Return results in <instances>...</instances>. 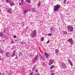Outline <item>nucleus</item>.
Masks as SVG:
<instances>
[{"instance_id": "obj_25", "label": "nucleus", "mask_w": 75, "mask_h": 75, "mask_svg": "<svg viewBox=\"0 0 75 75\" xmlns=\"http://www.w3.org/2000/svg\"><path fill=\"white\" fill-rule=\"evenodd\" d=\"M32 11H33V12H34V11H35V9H34V8H33L32 9Z\"/></svg>"}, {"instance_id": "obj_26", "label": "nucleus", "mask_w": 75, "mask_h": 75, "mask_svg": "<svg viewBox=\"0 0 75 75\" xmlns=\"http://www.w3.org/2000/svg\"><path fill=\"white\" fill-rule=\"evenodd\" d=\"M34 74V72H33V71L31 72L30 74V75H33Z\"/></svg>"}, {"instance_id": "obj_54", "label": "nucleus", "mask_w": 75, "mask_h": 75, "mask_svg": "<svg viewBox=\"0 0 75 75\" xmlns=\"http://www.w3.org/2000/svg\"><path fill=\"white\" fill-rule=\"evenodd\" d=\"M34 75H37V74H35Z\"/></svg>"}, {"instance_id": "obj_2", "label": "nucleus", "mask_w": 75, "mask_h": 75, "mask_svg": "<svg viewBox=\"0 0 75 75\" xmlns=\"http://www.w3.org/2000/svg\"><path fill=\"white\" fill-rule=\"evenodd\" d=\"M37 35V30H34L32 32L30 35V36L31 38H34Z\"/></svg>"}, {"instance_id": "obj_33", "label": "nucleus", "mask_w": 75, "mask_h": 75, "mask_svg": "<svg viewBox=\"0 0 75 75\" xmlns=\"http://www.w3.org/2000/svg\"><path fill=\"white\" fill-rule=\"evenodd\" d=\"M16 58H15V59H17L18 58V57H17V55H16Z\"/></svg>"}, {"instance_id": "obj_52", "label": "nucleus", "mask_w": 75, "mask_h": 75, "mask_svg": "<svg viewBox=\"0 0 75 75\" xmlns=\"http://www.w3.org/2000/svg\"><path fill=\"white\" fill-rule=\"evenodd\" d=\"M7 31H8V30H7Z\"/></svg>"}, {"instance_id": "obj_46", "label": "nucleus", "mask_w": 75, "mask_h": 75, "mask_svg": "<svg viewBox=\"0 0 75 75\" xmlns=\"http://www.w3.org/2000/svg\"><path fill=\"white\" fill-rule=\"evenodd\" d=\"M15 55H13V54L12 55V57H14Z\"/></svg>"}, {"instance_id": "obj_31", "label": "nucleus", "mask_w": 75, "mask_h": 75, "mask_svg": "<svg viewBox=\"0 0 75 75\" xmlns=\"http://www.w3.org/2000/svg\"><path fill=\"white\" fill-rule=\"evenodd\" d=\"M70 65L71 66H72V64H73L72 62H70Z\"/></svg>"}, {"instance_id": "obj_40", "label": "nucleus", "mask_w": 75, "mask_h": 75, "mask_svg": "<svg viewBox=\"0 0 75 75\" xmlns=\"http://www.w3.org/2000/svg\"><path fill=\"white\" fill-rule=\"evenodd\" d=\"M66 4H69V2L68 1H67V2H66Z\"/></svg>"}, {"instance_id": "obj_7", "label": "nucleus", "mask_w": 75, "mask_h": 75, "mask_svg": "<svg viewBox=\"0 0 75 75\" xmlns=\"http://www.w3.org/2000/svg\"><path fill=\"white\" fill-rule=\"evenodd\" d=\"M9 3L10 4V6H11V7H12L13 6H14V3L13 2L11 1V2H10V3Z\"/></svg>"}, {"instance_id": "obj_14", "label": "nucleus", "mask_w": 75, "mask_h": 75, "mask_svg": "<svg viewBox=\"0 0 75 75\" xmlns=\"http://www.w3.org/2000/svg\"><path fill=\"white\" fill-rule=\"evenodd\" d=\"M30 1H31V0H26V3H30Z\"/></svg>"}, {"instance_id": "obj_24", "label": "nucleus", "mask_w": 75, "mask_h": 75, "mask_svg": "<svg viewBox=\"0 0 75 75\" xmlns=\"http://www.w3.org/2000/svg\"><path fill=\"white\" fill-rule=\"evenodd\" d=\"M66 1H67V0H64V2H63L64 4H65L66 3Z\"/></svg>"}, {"instance_id": "obj_27", "label": "nucleus", "mask_w": 75, "mask_h": 75, "mask_svg": "<svg viewBox=\"0 0 75 75\" xmlns=\"http://www.w3.org/2000/svg\"><path fill=\"white\" fill-rule=\"evenodd\" d=\"M45 56H47V55H48V53H47L45 52Z\"/></svg>"}, {"instance_id": "obj_55", "label": "nucleus", "mask_w": 75, "mask_h": 75, "mask_svg": "<svg viewBox=\"0 0 75 75\" xmlns=\"http://www.w3.org/2000/svg\"><path fill=\"white\" fill-rule=\"evenodd\" d=\"M1 19V18H0V20Z\"/></svg>"}, {"instance_id": "obj_13", "label": "nucleus", "mask_w": 75, "mask_h": 75, "mask_svg": "<svg viewBox=\"0 0 75 75\" xmlns=\"http://www.w3.org/2000/svg\"><path fill=\"white\" fill-rule=\"evenodd\" d=\"M35 68H36V66L35 65V66L32 69V71L33 72H34V69H35Z\"/></svg>"}, {"instance_id": "obj_53", "label": "nucleus", "mask_w": 75, "mask_h": 75, "mask_svg": "<svg viewBox=\"0 0 75 75\" xmlns=\"http://www.w3.org/2000/svg\"><path fill=\"white\" fill-rule=\"evenodd\" d=\"M8 75H11V74H8Z\"/></svg>"}, {"instance_id": "obj_4", "label": "nucleus", "mask_w": 75, "mask_h": 75, "mask_svg": "<svg viewBox=\"0 0 75 75\" xmlns=\"http://www.w3.org/2000/svg\"><path fill=\"white\" fill-rule=\"evenodd\" d=\"M67 42H70L71 45H73V41L72 40V38L69 39L67 40Z\"/></svg>"}, {"instance_id": "obj_45", "label": "nucleus", "mask_w": 75, "mask_h": 75, "mask_svg": "<svg viewBox=\"0 0 75 75\" xmlns=\"http://www.w3.org/2000/svg\"><path fill=\"white\" fill-rule=\"evenodd\" d=\"M16 53V51L15 50H14L13 53Z\"/></svg>"}, {"instance_id": "obj_28", "label": "nucleus", "mask_w": 75, "mask_h": 75, "mask_svg": "<svg viewBox=\"0 0 75 75\" xmlns=\"http://www.w3.org/2000/svg\"><path fill=\"white\" fill-rule=\"evenodd\" d=\"M21 4H23V1H24V0H21Z\"/></svg>"}, {"instance_id": "obj_22", "label": "nucleus", "mask_w": 75, "mask_h": 75, "mask_svg": "<svg viewBox=\"0 0 75 75\" xmlns=\"http://www.w3.org/2000/svg\"><path fill=\"white\" fill-rule=\"evenodd\" d=\"M63 34L65 35V34H67V32L66 31H64L63 32Z\"/></svg>"}, {"instance_id": "obj_23", "label": "nucleus", "mask_w": 75, "mask_h": 75, "mask_svg": "<svg viewBox=\"0 0 75 75\" xmlns=\"http://www.w3.org/2000/svg\"><path fill=\"white\" fill-rule=\"evenodd\" d=\"M52 35V33H49L48 36H51Z\"/></svg>"}, {"instance_id": "obj_3", "label": "nucleus", "mask_w": 75, "mask_h": 75, "mask_svg": "<svg viewBox=\"0 0 75 75\" xmlns=\"http://www.w3.org/2000/svg\"><path fill=\"white\" fill-rule=\"evenodd\" d=\"M61 7V6L59 4L56 5L54 6V11H58V9Z\"/></svg>"}, {"instance_id": "obj_43", "label": "nucleus", "mask_w": 75, "mask_h": 75, "mask_svg": "<svg viewBox=\"0 0 75 75\" xmlns=\"http://www.w3.org/2000/svg\"><path fill=\"white\" fill-rule=\"evenodd\" d=\"M15 53H13V54L15 56Z\"/></svg>"}, {"instance_id": "obj_42", "label": "nucleus", "mask_w": 75, "mask_h": 75, "mask_svg": "<svg viewBox=\"0 0 75 75\" xmlns=\"http://www.w3.org/2000/svg\"><path fill=\"white\" fill-rule=\"evenodd\" d=\"M19 5H20V6L21 5V2H20L19 4Z\"/></svg>"}, {"instance_id": "obj_11", "label": "nucleus", "mask_w": 75, "mask_h": 75, "mask_svg": "<svg viewBox=\"0 0 75 75\" xmlns=\"http://www.w3.org/2000/svg\"><path fill=\"white\" fill-rule=\"evenodd\" d=\"M55 53L57 55H58V50L57 49H56L55 50Z\"/></svg>"}, {"instance_id": "obj_49", "label": "nucleus", "mask_w": 75, "mask_h": 75, "mask_svg": "<svg viewBox=\"0 0 75 75\" xmlns=\"http://www.w3.org/2000/svg\"><path fill=\"white\" fill-rule=\"evenodd\" d=\"M43 65H45V63H43Z\"/></svg>"}, {"instance_id": "obj_29", "label": "nucleus", "mask_w": 75, "mask_h": 75, "mask_svg": "<svg viewBox=\"0 0 75 75\" xmlns=\"http://www.w3.org/2000/svg\"><path fill=\"white\" fill-rule=\"evenodd\" d=\"M17 38V37L16 36V35H14L13 36V38Z\"/></svg>"}, {"instance_id": "obj_17", "label": "nucleus", "mask_w": 75, "mask_h": 75, "mask_svg": "<svg viewBox=\"0 0 75 75\" xmlns=\"http://www.w3.org/2000/svg\"><path fill=\"white\" fill-rule=\"evenodd\" d=\"M54 65H52V66L50 67V69H52V68H54Z\"/></svg>"}, {"instance_id": "obj_44", "label": "nucleus", "mask_w": 75, "mask_h": 75, "mask_svg": "<svg viewBox=\"0 0 75 75\" xmlns=\"http://www.w3.org/2000/svg\"><path fill=\"white\" fill-rule=\"evenodd\" d=\"M1 13V9L0 8V13Z\"/></svg>"}, {"instance_id": "obj_51", "label": "nucleus", "mask_w": 75, "mask_h": 75, "mask_svg": "<svg viewBox=\"0 0 75 75\" xmlns=\"http://www.w3.org/2000/svg\"><path fill=\"white\" fill-rule=\"evenodd\" d=\"M0 75H1V73H0Z\"/></svg>"}, {"instance_id": "obj_16", "label": "nucleus", "mask_w": 75, "mask_h": 75, "mask_svg": "<svg viewBox=\"0 0 75 75\" xmlns=\"http://www.w3.org/2000/svg\"><path fill=\"white\" fill-rule=\"evenodd\" d=\"M44 40V38H43V37H42L41 38L40 40L41 41H42Z\"/></svg>"}, {"instance_id": "obj_1", "label": "nucleus", "mask_w": 75, "mask_h": 75, "mask_svg": "<svg viewBox=\"0 0 75 75\" xmlns=\"http://www.w3.org/2000/svg\"><path fill=\"white\" fill-rule=\"evenodd\" d=\"M67 29L70 31V32H72L74 31V28L71 25H68L67 26Z\"/></svg>"}, {"instance_id": "obj_30", "label": "nucleus", "mask_w": 75, "mask_h": 75, "mask_svg": "<svg viewBox=\"0 0 75 75\" xmlns=\"http://www.w3.org/2000/svg\"><path fill=\"white\" fill-rule=\"evenodd\" d=\"M0 53H3V52H4L3 51L1 50L0 51Z\"/></svg>"}, {"instance_id": "obj_48", "label": "nucleus", "mask_w": 75, "mask_h": 75, "mask_svg": "<svg viewBox=\"0 0 75 75\" xmlns=\"http://www.w3.org/2000/svg\"><path fill=\"white\" fill-rule=\"evenodd\" d=\"M53 72V71H50V73H52Z\"/></svg>"}, {"instance_id": "obj_12", "label": "nucleus", "mask_w": 75, "mask_h": 75, "mask_svg": "<svg viewBox=\"0 0 75 75\" xmlns=\"http://www.w3.org/2000/svg\"><path fill=\"white\" fill-rule=\"evenodd\" d=\"M39 55L40 56V57L41 59H42V60L44 59V57L42 56H41L40 54H39Z\"/></svg>"}, {"instance_id": "obj_19", "label": "nucleus", "mask_w": 75, "mask_h": 75, "mask_svg": "<svg viewBox=\"0 0 75 75\" xmlns=\"http://www.w3.org/2000/svg\"><path fill=\"white\" fill-rule=\"evenodd\" d=\"M3 35V33L1 32L0 33V37H2Z\"/></svg>"}, {"instance_id": "obj_20", "label": "nucleus", "mask_w": 75, "mask_h": 75, "mask_svg": "<svg viewBox=\"0 0 75 75\" xmlns=\"http://www.w3.org/2000/svg\"><path fill=\"white\" fill-rule=\"evenodd\" d=\"M38 5V7H39L40 6V5H41V2H39Z\"/></svg>"}, {"instance_id": "obj_47", "label": "nucleus", "mask_w": 75, "mask_h": 75, "mask_svg": "<svg viewBox=\"0 0 75 75\" xmlns=\"http://www.w3.org/2000/svg\"><path fill=\"white\" fill-rule=\"evenodd\" d=\"M51 75H54V73H52Z\"/></svg>"}, {"instance_id": "obj_9", "label": "nucleus", "mask_w": 75, "mask_h": 75, "mask_svg": "<svg viewBox=\"0 0 75 75\" xmlns=\"http://www.w3.org/2000/svg\"><path fill=\"white\" fill-rule=\"evenodd\" d=\"M61 66L62 67V68H64L65 67V64H64V63L63 62L61 63Z\"/></svg>"}, {"instance_id": "obj_10", "label": "nucleus", "mask_w": 75, "mask_h": 75, "mask_svg": "<svg viewBox=\"0 0 75 75\" xmlns=\"http://www.w3.org/2000/svg\"><path fill=\"white\" fill-rule=\"evenodd\" d=\"M38 56H37L35 57V60L34 61H37V60H38Z\"/></svg>"}, {"instance_id": "obj_18", "label": "nucleus", "mask_w": 75, "mask_h": 75, "mask_svg": "<svg viewBox=\"0 0 75 75\" xmlns=\"http://www.w3.org/2000/svg\"><path fill=\"white\" fill-rule=\"evenodd\" d=\"M11 2V0L8 1V0H6V2L7 3H10Z\"/></svg>"}, {"instance_id": "obj_32", "label": "nucleus", "mask_w": 75, "mask_h": 75, "mask_svg": "<svg viewBox=\"0 0 75 75\" xmlns=\"http://www.w3.org/2000/svg\"><path fill=\"white\" fill-rule=\"evenodd\" d=\"M68 61L69 63L71 62V60L69 59L68 60Z\"/></svg>"}, {"instance_id": "obj_6", "label": "nucleus", "mask_w": 75, "mask_h": 75, "mask_svg": "<svg viewBox=\"0 0 75 75\" xmlns=\"http://www.w3.org/2000/svg\"><path fill=\"white\" fill-rule=\"evenodd\" d=\"M8 13L11 14L12 13V12L13 11V10L11 8H8L7 10Z\"/></svg>"}, {"instance_id": "obj_39", "label": "nucleus", "mask_w": 75, "mask_h": 75, "mask_svg": "<svg viewBox=\"0 0 75 75\" xmlns=\"http://www.w3.org/2000/svg\"><path fill=\"white\" fill-rule=\"evenodd\" d=\"M35 71L36 72H38V70H35Z\"/></svg>"}, {"instance_id": "obj_15", "label": "nucleus", "mask_w": 75, "mask_h": 75, "mask_svg": "<svg viewBox=\"0 0 75 75\" xmlns=\"http://www.w3.org/2000/svg\"><path fill=\"white\" fill-rule=\"evenodd\" d=\"M50 30L51 31H54L55 30L54 29V27L51 28Z\"/></svg>"}, {"instance_id": "obj_37", "label": "nucleus", "mask_w": 75, "mask_h": 75, "mask_svg": "<svg viewBox=\"0 0 75 75\" xmlns=\"http://www.w3.org/2000/svg\"><path fill=\"white\" fill-rule=\"evenodd\" d=\"M2 59V58H1V57H0V61H1Z\"/></svg>"}, {"instance_id": "obj_35", "label": "nucleus", "mask_w": 75, "mask_h": 75, "mask_svg": "<svg viewBox=\"0 0 75 75\" xmlns=\"http://www.w3.org/2000/svg\"><path fill=\"white\" fill-rule=\"evenodd\" d=\"M6 29H5L4 30V33H6Z\"/></svg>"}, {"instance_id": "obj_34", "label": "nucleus", "mask_w": 75, "mask_h": 75, "mask_svg": "<svg viewBox=\"0 0 75 75\" xmlns=\"http://www.w3.org/2000/svg\"><path fill=\"white\" fill-rule=\"evenodd\" d=\"M49 42H50V40H48V41L46 43V44H49Z\"/></svg>"}, {"instance_id": "obj_36", "label": "nucleus", "mask_w": 75, "mask_h": 75, "mask_svg": "<svg viewBox=\"0 0 75 75\" xmlns=\"http://www.w3.org/2000/svg\"><path fill=\"white\" fill-rule=\"evenodd\" d=\"M11 42L12 43V44H13V43H14V41L12 40L11 41Z\"/></svg>"}, {"instance_id": "obj_38", "label": "nucleus", "mask_w": 75, "mask_h": 75, "mask_svg": "<svg viewBox=\"0 0 75 75\" xmlns=\"http://www.w3.org/2000/svg\"><path fill=\"white\" fill-rule=\"evenodd\" d=\"M21 43L22 44H24V43L23 42H21Z\"/></svg>"}, {"instance_id": "obj_21", "label": "nucleus", "mask_w": 75, "mask_h": 75, "mask_svg": "<svg viewBox=\"0 0 75 75\" xmlns=\"http://www.w3.org/2000/svg\"><path fill=\"white\" fill-rule=\"evenodd\" d=\"M28 11V10H25L24 11V13H27Z\"/></svg>"}, {"instance_id": "obj_8", "label": "nucleus", "mask_w": 75, "mask_h": 75, "mask_svg": "<svg viewBox=\"0 0 75 75\" xmlns=\"http://www.w3.org/2000/svg\"><path fill=\"white\" fill-rule=\"evenodd\" d=\"M6 55L7 57H10V53L8 52H6Z\"/></svg>"}, {"instance_id": "obj_50", "label": "nucleus", "mask_w": 75, "mask_h": 75, "mask_svg": "<svg viewBox=\"0 0 75 75\" xmlns=\"http://www.w3.org/2000/svg\"><path fill=\"white\" fill-rule=\"evenodd\" d=\"M37 75H40V74H39V73H38V74H37Z\"/></svg>"}, {"instance_id": "obj_5", "label": "nucleus", "mask_w": 75, "mask_h": 75, "mask_svg": "<svg viewBox=\"0 0 75 75\" xmlns=\"http://www.w3.org/2000/svg\"><path fill=\"white\" fill-rule=\"evenodd\" d=\"M54 62V60L52 59H50L49 60V63L48 64L49 65H51L52 64H53Z\"/></svg>"}, {"instance_id": "obj_41", "label": "nucleus", "mask_w": 75, "mask_h": 75, "mask_svg": "<svg viewBox=\"0 0 75 75\" xmlns=\"http://www.w3.org/2000/svg\"><path fill=\"white\" fill-rule=\"evenodd\" d=\"M46 56V58H48V56H49V55H47V56Z\"/></svg>"}]
</instances>
